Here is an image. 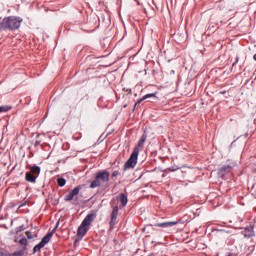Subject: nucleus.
<instances>
[{
    "label": "nucleus",
    "mask_w": 256,
    "mask_h": 256,
    "mask_svg": "<svg viewBox=\"0 0 256 256\" xmlns=\"http://www.w3.org/2000/svg\"><path fill=\"white\" fill-rule=\"evenodd\" d=\"M23 23V18L19 16H7L0 22V33L3 31H17Z\"/></svg>",
    "instance_id": "obj_1"
},
{
    "label": "nucleus",
    "mask_w": 256,
    "mask_h": 256,
    "mask_svg": "<svg viewBox=\"0 0 256 256\" xmlns=\"http://www.w3.org/2000/svg\"><path fill=\"white\" fill-rule=\"evenodd\" d=\"M95 219H97V211L91 210L78 227L77 236L83 239V236L87 235L89 227H91V222L95 221Z\"/></svg>",
    "instance_id": "obj_2"
},
{
    "label": "nucleus",
    "mask_w": 256,
    "mask_h": 256,
    "mask_svg": "<svg viewBox=\"0 0 256 256\" xmlns=\"http://www.w3.org/2000/svg\"><path fill=\"white\" fill-rule=\"evenodd\" d=\"M111 177V173L108 170H101L96 174L95 179L90 184V189H95L96 187H101L102 183H108Z\"/></svg>",
    "instance_id": "obj_3"
},
{
    "label": "nucleus",
    "mask_w": 256,
    "mask_h": 256,
    "mask_svg": "<svg viewBox=\"0 0 256 256\" xmlns=\"http://www.w3.org/2000/svg\"><path fill=\"white\" fill-rule=\"evenodd\" d=\"M141 149L139 147H134L129 159L124 164V171H127V169H135V166L137 165V159H139V152Z\"/></svg>",
    "instance_id": "obj_4"
},
{
    "label": "nucleus",
    "mask_w": 256,
    "mask_h": 256,
    "mask_svg": "<svg viewBox=\"0 0 256 256\" xmlns=\"http://www.w3.org/2000/svg\"><path fill=\"white\" fill-rule=\"evenodd\" d=\"M234 167L235 163L223 165L218 169V177L220 179H225V176L229 175Z\"/></svg>",
    "instance_id": "obj_5"
},
{
    "label": "nucleus",
    "mask_w": 256,
    "mask_h": 256,
    "mask_svg": "<svg viewBox=\"0 0 256 256\" xmlns=\"http://www.w3.org/2000/svg\"><path fill=\"white\" fill-rule=\"evenodd\" d=\"M146 99H154V101H157V99L159 98L157 97V92L146 94L135 103V107H137V105H141V103H143V101H146Z\"/></svg>",
    "instance_id": "obj_6"
},
{
    "label": "nucleus",
    "mask_w": 256,
    "mask_h": 256,
    "mask_svg": "<svg viewBox=\"0 0 256 256\" xmlns=\"http://www.w3.org/2000/svg\"><path fill=\"white\" fill-rule=\"evenodd\" d=\"M177 221H172V222H161V223H156L152 225V227H162L163 229H169V227H174V225H177Z\"/></svg>",
    "instance_id": "obj_7"
},
{
    "label": "nucleus",
    "mask_w": 256,
    "mask_h": 256,
    "mask_svg": "<svg viewBox=\"0 0 256 256\" xmlns=\"http://www.w3.org/2000/svg\"><path fill=\"white\" fill-rule=\"evenodd\" d=\"M117 215H119V207L115 206L111 213L110 225L113 226L117 222Z\"/></svg>",
    "instance_id": "obj_8"
},
{
    "label": "nucleus",
    "mask_w": 256,
    "mask_h": 256,
    "mask_svg": "<svg viewBox=\"0 0 256 256\" xmlns=\"http://www.w3.org/2000/svg\"><path fill=\"white\" fill-rule=\"evenodd\" d=\"M25 180H26L28 183H37V176H35V175H34L33 173H31V172H26Z\"/></svg>",
    "instance_id": "obj_9"
},
{
    "label": "nucleus",
    "mask_w": 256,
    "mask_h": 256,
    "mask_svg": "<svg viewBox=\"0 0 256 256\" xmlns=\"http://www.w3.org/2000/svg\"><path fill=\"white\" fill-rule=\"evenodd\" d=\"M47 244L41 240L37 245L34 246L33 248V254L35 255V253H39L41 252V249H43V247H45Z\"/></svg>",
    "instance_id": "obj_10"
},
{
    "label": "nucleus",
    "mask_w": 256,
    "mask_h": 256,
    "mask_svg": "<svg viewBox=\"0 0 256 256\" xmlns=\"http://www.w3.org/2000/svg\"><path fill=\"white\" fill-rule=\"evenodd\" d=\"M145 141H147V132L144 131V133L142 134L140 140L138 141L137 145L135 147H143V145H145Z\"/></svg>",
    "instance_id": "obj_11"
},
{
    "label": "nucleus",
    "mask_w": 256,
    "mask_h": 256,
    "mask_svg": "<svg viewBox=\"0 0 256 256\" xmlns=\"http://www.w3.org/2000/svg\"><path fill=\"white\" fill-rule=\"evenodd\" d=\"M30 173H32V175H35L36 177H39V175L41 174V167L34 165L30 168Z\"/></svg>",
    "instance_id": "obj_12"
},
{
    "label": "nucleus",
    "mask_w": 256,
    "mask_h": 256,
    "mask_svg": "<svg viewBox=\"0 0 256 256\" xmlns=\"http://www.w3.org/2000/svg\"><path fill=\"white\" fill-rule=\"evenodd\" d=\"M120 202L122 204V207H126L127 202H128L127 195H125L124 193H121L120 194Z\"/></svg>",
    "instance_id": "obj_13"
},
{
    "label": "nucleus",
    "mask_w": 256,
    "mask_h": 256,
    "mask_svg": "<svg viewBox=\"0 0 256 256\" xmlns=\"http://www.w3.org/2000/svg\"><path fill=\"white\" fill-rule=\"evenodd\" d=\"M244 237H253L254 232H253V228H245L244 232H243Z\"/></svg>",
    "instance_id": "obj_14"
},
{
    "label": "nucleus",
    "mask_w": 256,
    "mask_h": 256,
    "mask_svg": "<svg viewBox=\"0 0 256 256\" xmlns=\"http://www.w3.org/2000/svg\"><path fill=\"white\" fill-rule=\"evenodd\" d=\"M53 235L55 234L51 231L42 238V240L45 242L46 245L47 243H49V241H51V237H53Z\"/></svg>",
    "instance_id": "obj_15"
},
{
    "label": "nucleus",
    "mask_w": 256,
    "mask_h": 256,
    "mask_svg": "<svg viewBox=\"0 0 256 256\" xmlns=\"http://www.w3.org/2000/svg\"><path fill=\"white\" fill-rule=\"evenodd\" d=\"M57 183L59 187H65V185L67 184V180L63 177H60L57 179Z\"/></svg>",
    "instance_id": "obj_16"
},
{
    "label": "nucleus",
    "mask_w": 256,
    "mask_h": 256,
    "mask_svg": "<svg viewBox=\"0 0 256 256\" xmlns=\"http://www.w3.org/2000/svg\"><path fill=\"white\" fill-rule=\"evenodd\" d=\"M11 109H12L11 106H7V105L0 106V113H7V112L11 111Z\"/></svg>",
    "instance_id": "obj_17"
},
{
    "label": "nucleus",
    "mask_w": 256,
    "mask_h": 256,
    "mask_svg": "<svg viewBox=\"0 0 256 256\" xmlns=\"http://www.w3.org/2000/svg\"><path fill=\"white\" fill-rule=\"evenodd\" d=\"M79 191H81V186H76V187L71 191V194L75 197V195H79Z\"/></svg>",
    "instance_id": "obj_18"
},
{
    "label": "nucleus",
    "mask_w": 256,
    "mask_h": 256,
    "mask_svg": "<svg viewBox=\"0 0 256 256\" xmlns=\"http://www.w3.org/2000/svg\"><path fill=\"white\" fill-rule=\"evenodd\" d=\"M25 231V225H21L16 228V235H19V233Z\"/></svg>",
    "instance_id": "obj_19"
},
{
    "label": "nucleus",
    "mask_w": 256,
    "mask_h": 256,
    "mask_svg": "<svg viewBox=\"0 0 256 256\" xmlns=\"http://www.w3.org/2000/svg\"><path fill=\"white\" fill-rule=\"evenodd\" d=\"M73 197H75L71 192L65 196V201H73Z\"/></svg>",
    "instance_id": "obj_20"
},
{
    "label": "nucleus",
    "mask_w": 256,
    "mask_h": 256,
    "mask_svg": "<svg viewBox=\"0 0 256 256\" xmlns=\"http://www.w3.org/2000/svg\"><path fill=\"white\" fill-rule=\"evenodd\" d=\"M168 169L172 172H175V171H179V169H181V167L173 165V166L169 167Z\"/></svg>",
    "instance_id": "obj_21"
},
{
    "label": "nucleus",
    "mask_w": 256,
    "mask_h": 256,
    "mask_svg": "<svg viewBox=\"0 0 256 256\" xmlns=\"http://www.w3.org/2000/svg\"><path fill=\"white\" fill-rule=\"evenodd\" d=\"M19 243H20V245H24V246L26 247V246H27V238L22 237V238L19 240Z\"/></svg>",
    "instance_id": "obj_22"
},
{
    "label": "nucleus",
    "mask_w": 256,
    "mask_h": 256,
    "mask_svg": "<svg viewBox=\"0 0 256 256\" xmlns=\"http://www.w3.org/2000/svg\"><path fill=\"white\" fill-rule=\"evenodd\" d=\"M12 256H23V251H21V250L15 251L12 253Z\"/></svg>",
    "instance_id": "obj_23"
},
{
    "label": "nucleus",
    "mask_w": 256,
    "mask_h": 256,
    "mask_svg": "<svg viewBox=\"0 0 256 256\" xmlns=\"http://www.w3.org/2000/svg\"><path fill=\"white\" fill-rule=\"evenodd\" d=\"M118 175H120L119 170L113 171L112 179H115V177H117Z\"/></svg>",
    "instance_id": "obj_24"
},
{
    "label": "nucleus",
    "mask_w": 256,
    "mask_h": 256,
    "mask_svg": "<svg viewBox=\"0 0 256 256\" xmlns=\"http://www.w3.org/2000/svg\"><path fill=\"white\" fill-rule=\"evenodd\" d=\"M26 237H27V239H33V234H31V232L27 231Z\"/></svg>",
    "instance_id": "obj_25"
},
{
    "label": "nucleus",
    "mask_w": 256,
    "mask_h": 256,
    "mask_svg": "<svg viewBox=\"0 0 256 256\" xmlns=\"http://www.w3.org/2000/svg\"><path fill=\"white\" fill-rule=\"evenodd\" d=\"M239 63V56H236L235 62L232 64V67H235Z\"/></svg>",
    "instance_id": "obj_26"
},
{
    "label": "nucleus",
    "mask_w": 256,
    "mask_h": 256,
    "mask_svg": "<svg viewBox=\"0 0 256 256\" xmlns=\"http://www.w3.org/2000/svg\"><path fill=\"white\" fill-rule=\"evenodd\" d=\"M59 227V222H57L56 226L54 227V229L52 230V233L55 234V232L57 231V228Z\"/></svg>",
    "instance_id": "obj_27"
},
{
    "label": "nucleus",
    "mask_w": 256,
    "mask_h": 256,
    "mask_svg": "<svg viewBox=\"0 0 256 256\" xmlns=\"http://www.w3.org/2000/svg\"><path fill=\"white\" fill-rule=\"evenodd\" d=\"M37 145H41V141L36 140V141H35V146H37Z\"/></svg>",
    "instance_id": "obj_28"
},
{
    "label": "nucleus",
    "mask_w": 256,
    "mask_h": 256,
    "mask_svg": "<svg viewBox=\"0 0 256 256\" xmlns=\"http://www.w3.org/2000/svg\"><path fill=\"white\" fill-rule=\"evenodd\" d=\"M26 203H22L19 205V209H21V207H25Z\"/></svg>",
    "instance_id": "obj_29"
},
{
    "label": "nucleus",
    "mask_w": 256,
    "mask_h": 256,
    "mask_svg": "<svg viewBox=\"0 0 256 256\" xmlns=\"http://www.w3.org/2000/svg\"><path fill=\"white\" fill-rule=\"evenodd\" d=\"M253 59H254V61H256V54L253 55Z\"/></svg>",
    "instance_id": "obj_30"
},
{
    "label": "nucleus",
    "mask_w": 256,
    "mask_h": 256,
    "mask_svg": "<svg viewBox=\"0 0 256 256\" xmlns=\"http://www.w3.org/2000/svg\"><path fill=\"white\" fill-rule=\"evenodd\" d=\"M137 2V5H141V3H139V1L135 0Z\"/></svg>",
    "instance_id": "obj_31"
},
{
    "label": "nucleus",
    "mask_w": 256,
    "mask_h": 256,
    "mask_svg": "<svg viewBox=\"0 0 256 256\" xmlns=\"http://www.w3.org/2000/svg\"><path fill=\"white\" fill-rule=\"evenodd\" d=\"M220 93L224 94L225 92H224V91H222V92H220Z\"/></svg>",
    "instance_id": "obj_32"
},
{
    "label": "nucleus",
    "mask_w": 256,
    "mask_h": 256,
    "mask_svg": "<svg viewBox=\"0 0 256 256\" xmlns=\"http://www.w3.org/2000/svg\"><path fill=\"white\" fill-rule=\"evenodd\" d=\"M220 93L224 94L225 92H224V91H222V92H220Z\"/></svg>",
    "instance_id": "obj_33"
},
{
    "label": "nucleus",
    "mask_w": 256,
    "mask_h": 256,
    "mask_svg": "<svg viewBox=\"0 0 256 256\" xmlns=\"http://www.w3.org/2000/svg\"><path fill=\"white\" fill-rule=\"evenodd\" d=\"M0 21H1V17H0Z\"/></svg>",
    "instance_id": "obj_34"
}]
</instances>
